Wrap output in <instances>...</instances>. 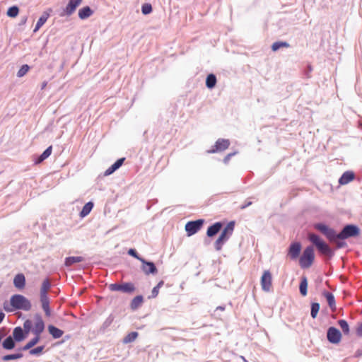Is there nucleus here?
Here are the masks:
<instances>
[{
    "mask_svg": "<svg viewBox=\"0 0 362 362\" xmlns=\"http://www.w3.org/2000/svg\"><path fill=\"white\" fill-rule=\"evenodd\" d=\"M142 303H143L142 296H137L132 299V300L131 302V305H130L131 308L132 310H136L141 305Z\"/></svg>",
    "mask_w": 362,
    "mask_h": 362,
    "instance_id": "a878e982",
    "label": "nucleus"
},
{
    "mask_svg": "<svg viewBox=\"0 0 362 362\" xmlns=\"http://www.w3.org/2000/svg\"><path fill=\"white\" fill-rule=\"evenodd\" d=\"M93 207V204L92 202H90L86 203L83 206V207L80 213V216L81 217L86 216L91 211Z\"/></svg>",
    "mask_w": 362,
    "mask_h": 362,
    "instance_id": "2f4dec72",
    "label": "nucleus"
},
{
    "mask_svg": "<svg viewBox=\"0 0 362 362\" xmlns=\"http://www.w3.org/2000/svg\"><path fill=\"white\" fill-rule=\"evenodd\" d=\"M44 349H45L44 346H37V347L32 349H30L29 354L30 355L39 356V355L42 354Z\"/></svg>",
    "mask_w": 362,
    "mask_h": 362,
    "instance_id": "e433bc0d",
    "label": "nucleus"
},
{
    "mask_svg": "<svg viewBox=\"0 0 362 362\" xmlns=\"http://www.w3.org/2000/svg\"><path fill=\"white\" fill-rule=\"evenodd\" d=\"M138 337V332H132L129 333L123 339V343L128 344L134 341Z\"/></svg>",
    "mask_w": 362,
    "mask_h": 362,
    "instance_id": "473e14b6",
    "label": "nucleus"
},
{
    "mask_svg": "<svg viewBox=\"0 0 362 362\" xmlns=\"http://www.w3.org/2000/svg\"><path fill=\"white\" fill-rule=\"evenodd\" d=\"M262 288L264 291H269L272 287V277L269 271H264L261 277Z\"/></svg>",
    "mask_w": 362,
    "mask_h": 362,
    "instance_id": "6e6552de",
    "label": "nucleus"
},
{
    "mask_svg": "<svg viewBox=\"0 0 362 362\" xmlns=\"http://www.w3.org/2000/svg\"><path fill=\"white\" fill-rule=\"evenodd\" d=\"M308 239L316 246L317 249L322 254L329 256L332 255L331 248L317 235L315 233H309Z\"/></svg>",
    "mask_w": 362,
    "mask_h": 362,
    "instance_id": "f03ea898",
    "label": "nucleus"
},
{
    "mask_svg": "<svg viewBox=\"0 0 362 362\" xmlns=\"http://www.w3.org/2000/svg\"><path fill=\"white\" fill-rule=\"evenodd\" d=\"M338 324L345 334H348L349 333V325L346 320H339L338 321Z\"/></svg>",
    "mask_w": 362,
    "mask_h": 362,
    "instance_id": "f704fd0d",
    "label": "nucleus"
},
{
    "mask_svg": "<svg viewBox=\"0 0 362 362\" xmlns=\"http://www.w3.org/2000/svg\"><path fill=\"white\" fill-rule=\"evenodd\" d=\"M40 302L42 304V308L45 313L47 316H49L51 314L50 308H49V300L48 298H40Z\"/></svg>",
    "mask_w": 362,
    "mask_h": 362,
    "instance_id": "cd10ccee",
    "label": "nucleus"
},
{
    "mask_svg": "<svg viewBox=\"0 0 362 362\" xmlns=\"http://www.w3.org/2000/svg\"><path fill=\"white\" fill-rule=\"evenodd\" d=\"M18 11H19L18 8L17 6H12L8 8V10L7 11V15L9 17L14 18L18 16Z\"/></svg>",
    "mask_w": 362,
    "mask_h": 362,
    "instance_id": "4c0bfd02",
    "label": "nucleus"
},
{
    "mask_svg": "<svg viewBox=\"0 0 362 362\" xmlns=\"http://www.w3.org/2000/svg\"><path fill=\"white\" fill-rule=\"evenodd\" d=\"M4 308L7 312H12L14 310L28 311L31 309V303L24 296L15 294L11 297L9 303L4 304Z\"/></svg>",
    "mask_w": 362,
    "mask_h": 362,
    "instance_id": "f257e3e1",
    "label": "nucleus"
},
{
    "mask_svg": "<svg viewBox=\"0 0 362 362\" xmlns=\"http://www.w3.org/2000/svg\"><path fill=\"white\" fill-rule=\"evenodd\" d=\"M51 288V284L49 282V280L48 279H45L42 281L41 288H40V298H45L47 297V293L49 292V289Z\"/></svg>",
    "mask_w": 362,
    "mask_h": 362,
    "instance_id": "2eb2a0df",
    "label": "nucleus"
},
{
    "mask_svg": "<svg viewBox=\"0 0 362 362\" xmlns=\"http://www.w3.org/2000/svg\"><path fill=\"white\" fill-rule=\"evenodd\" d=\"M80 1H70L66 7L64 12L66 15H71L76 8Z\"/></svg>",
    "mask_w": 362,
    "mask_h": 362,
    "instance_id": "7c9ffc66",
    "label": "nucleus"
},
{
    "mask_svg": "<svg viewBox=\"0 0 362 362\" xmlns=\"http://www.w3.org/2000/svg\"><path fill=\"white\" fill-rule=\"evenodd\" d=\"M360 233L359 228L354 225H347L343 230L337 234V239L344 240L351 237L358 236Z\"/></svg>",
    "mask_w": 362,
    "mask_h": 362,
    "instance_id": "20e7f679",
    "label": "nucleus"
},
{
    "mask_svg": "<svg viewBox=\"0 0 362 362\" xmlns=\"http://www.w3.org/2000/svg\"><path fill=\"white\" fill-rule=\"evenodd\" d=\"M233 228H234L233 223H229L221 233H226V235H228L230 236L232 234Z\"/></svg>",
    "mask_w": 362,
    "mask_h": 362,
    "instance_id": "79ce46f5",
    "label": "nucleus"
},
{
    "mask_svg": "<svg viewBox=\"0 0 362 362\" xmlns=\"http://www.w3.org/2000/svg\"><path fill=\"white\" fill-rule=\"evenodd\" d=\"M334 242L336 243L337 247L338 248L344 247L346 245L345 242L341 241V240H337V239H335V240Z\"/></svg>",
    "mask_w": 362,
    "mask_h": 362,
    "instance_id": "09e8293b",
    "label": "nucleus"
},
{
    "mask_svg": "<svg viewBox=\"0 0 362 362\" xmlns=\"http://www.w3.org/2000/svg\"><path fill=\"white\" fill-rule=\"evenodd\" d=\"M47 85V81H44L42 83V87H41V89L43 90L44 88H46Z\"/></svg>",
    "mask_w": 362,
    "mask_h": 362,
    "instance_id": "4d7b16f0",
    "label": "nucleus"
},
{
    "mask_svg": "<svg viewBox=\"0 0 362 362\" xmlns=\"http://www.w3.org/2000/svg\"><path fill=\"white\" fill-rule=\"evenodd\" d=\"M164 284V281H160L158 282V284L156 286V287H158V288H160Z\"/></svg>",
    "mask_w": 362,
    "mask_h": 362,
    "instance_id": "5fc2aeb1",
    "label": "nucleus"
},
{
    "mask_svg": "<svg viewBox=\"0 0 362 362\" xmlns=\"http://www.w3.org/2000/svg\"><path fill=\"white\" fill-rule=\"evenodd\" d=\"M301 250V245L299 243H296V257L299 254Z\"/></svg>",
    "mask_w": 362,
    "mask_h": 362,
    "instance_id": "603ef678",
    "label": "nucleus"
},
{
    "mask_svg": "<svg viewBox=\"0 0 362 362\" xmlns=\"http://www.w3.org/2000/svg\"><path fill=\"white\" fill-rule=\"evenodd\" d=\"M125 158H122L118 159L114 164H112L109 168H107L105 172V175H110L113 173L116 170H117L123 164Z\"/></svg>",
    "mask_w": 362,
    "mask_h": 362,
    "instance_id": "f3484780",
    "label": "nucleus"
},
{
    "mask_svg": "<svg viewBox=\"0 0 362 362\" xmlns=\"http://www.w3.org/2000/svg\"><path fill=\"white\" fill-rule=\"evenodd\" d=\"M49 16V13L47 11L44 12L42 14V16L38 19V21L35 25V27L33 30L34 33H36L45 23V22L47 21Z\"/></svg>",
    "mask_w": 362,
    "mask_h": 362,
    "instance_id": "a211bd4d",
    "label": "nucleus"
},
{
    "mask_svg": "<svg viewBox=\"0 0 362 362\" xmlns=\"http://www.w3.org/2000/svg\"><path fill=\"white\" fill-rule=\"evenodd\" d=\"M22 357H23L22 354H9V355L4 356L3 357V360L6 361H10V360L18 359Z\"/></svg>",
    "mask_w": 362,
    "mask_h": 362,
    "instance_id": "58836bf2",
    "label": "nucleus"
},
{
    "mask_svg": "<svg viewBox=\"0 0 362 362\" xmlns=\"http://www.w3.org/2000/svg\"><path fill=\"white\" fill-rule=\"evenodd\" d=\"M232 155H233L232 153H229V154H228V155L226 156V158H224V162H225V163H227V162L229 160V159H230V156H231Z\"/></svg>",
    "mask_w": 362,
    "mask_h": 362,
    "instance_id": "864d4df0",
    "label": "nucleus"
},
{
    "mask_svg": "<svg viewBox=\"0 0 362 362\" xmlns=\"http://www.w3.org/2000/svg\"><path fill=\"white\" fill-rule=\"evenodd\" d=\"M13 337L14 339L17 341H21L25 337L23 331L21 327H17L13 329Z\"/></svg>",
    "mask_w": 362,
    "mask_h": 362,
    "instance_id": "412c9836",
    "label": "nucleus"
},
{
    "mask_svg": "<svg viewBox=\"0 0 362 362\" xmlns=\"http://www.w3.org/2000/svg\"><path fill=\"white\" fill-rule=\"evenodd\" d=\"M221 228H222V223L220 222H216L208 228L207 231H206V235L209 237H213L220 231Z\"/></svg>",
    "mask_w": 362,
    "mask_h": 362,
    "instance_id": "dca6fc26",
    "label": "nucleus"
},
{
    "mask_svg": "<svg viewBox=\"0 0 362 362\" xmlns=\"http://www.w3.org/2000/svg\"><path fill=\"white\" fill-rule=\"evenodd\" d=\"M290 45L286 42H276L272 45V49L274 52L277 51L280 48L288 47Z\"/></svg>",
    "mask_w": 362,
    "mask_h": 362,
    "instance_id": "72a5a7b5",
    "label": "nucleus"
},
{
    "mask_svg": "<svg viewBox=\"0 0 362 362\" xmlns=\"http://www.w3.org/2000/svg\"><path fill=\"white\" fill-rule=\"evenodd\" d=\"M327 339L332 344H338L341 339V334L339 329L331 327L327 330Z\"/></svg>",
    "mask_w": 362,
    "mask_h": 362,
    "instance_id": "9d476101",
    "label": "nucleus"
},
{
    "mask_svg": "<svg viewBox=\"0 0 362 362\" xmlns=\"http://www.w3.org/2000/svg\"><path fill=\"white\" fill-rule=\"evenodd\" d=\"M142 13L144 15L149 14L152 11V6L151 4L145 3L141 7Z\"/></svg>",
    "mask_w": 362,
    "mask_h": 362,
    "instance_id": "ea45409f",
    "label": "nucleus"
},
{
    "mask_svg": "<svg viewBox=\"0 0 362 362\" xmlns=\"http://www.w3.org/2000/svg\"><path fill=\"white\" fill-rule=\"evenodd\" d=\"M112 291H122L124 293H133L135 291V286L132 283H124L122 284H112L109 286Z\"/></svg>",
    "mask_w": 362,
    "mask_h": 362,
    "instance_id": "423d86ee",
    "label": "nucleus"
},
{
    "mask_svg": "<svg viewBox=\"0 0 362 362\" xmlns=\"http://www.w3.org/2000/svg\"><path fill=\"white\" fill-rule=\"evenodd\" d=\"M159 289L158 287L155 286L151 291V295L148 297L149 298H155L158 296L159 293Z\"/></svg>",
    "mask_w": 362,
    "mask_h": 362,
    "instance_id": "de8ad7c7",
    "label": "nucleus"
},
{
    "mask_svg": "<svg viewBox=\"0 0 362 362\" xmlns=\"http://www.w3.org/2000/svg\"><path fill=\"white\" fill-rule=\"evenodd\" d=\"M324 296L325 297V298L327 301V303H328L329 306L330 307L331 310L332 311H334L336 310V303H335L334 296H333V294L329 292H325L324 293Z\"/></svg>",
    "mask_w": 362,
    "mask_h": 362,
    "instance_id": "4be33fe9",
    "label": "nucleus"
},
{
    "mask_svg": "<svg viewBox=\"0 0 362 362\" xmlns=\"http://www.w3.org/2000/svg\"><path fill=\"white\" fill-rule=\"evenodd\" d=\"M40 335H35V337L33 338L31 340H30L23 348L22 349L29 350L32 347H33L35 345H36L40 340Z\"/></svg>",
    "mask_w": 362,
    "mask_h": 362,
    "instance_id": "393cba45",
    "label": "nucleus"
},
{
    "mask_svg": "<svg viewBox=\"0 0 362 362\" xmlns=\"http://www.w3.org/2000/svg\"><path fill=\"white\" fill-rule=\"evenodd\" d=\"M355 175L352 171H346L343 173L339 180V183L341 185L348 184L354 180Z\"/></svg>",
    "mask_w": 362,
    "mask_h": 362,
    "instance_id": "4468645a",
    "label": "nucleus"
},
{
    "mask_svg": "<svg viewBox=\"0 0 362 362\" xmlns=\"http://www.w3.org/2000/svg\"><path fill=\"white\" fill-rule=\"evenodd\" d=\"M4 349L11 350L15 347V342L13 339L9 336L2 343Z\"/></svg>",
    "mask_w": 362,
    "mask_h": 362,
    "instance_id": "bb28decb",
    "label": "nucleus"
},
{
    "mask_svg": "<svg viewBox=\"0 0 362 362\" xmlns=\"http://www.w3.org/2000/svg\"><path fill=\"white\" fill-rule=\"evenodd\" d=\"M34 318L35 323L32 329V332L35 335H41L45 329V322L39 314L35 315Z\"/></svg>",
    "mask_w": 362,
    "mask_h": 362,
    "instance_id": "1a4fd4ad",
    "label": "nucleus"
},
{
    "mask_svg": "<svg viewBox=\"0 0 362 362\" xmlns=\"http://www.w3.org/2000/svg\"><path fill=\"white\" fill-rule=\"evenodd\" d=\"M2 337H3V336H2V334L0 333V341H1V339H2Z\"/></svg>",
    "mask_w": 362,
    "mask_h": 362,
    "instance_id": "bf43d9fd",
    "label": "nucleus"
},
{
    "mask_svg": "<svg viewBox=\"0 0 362 362\" xmlns=\"http://www.w3.org/2000/svg\"><path fill=\"white\" fill-rule=\"evenodd\" d=\"M252 202H249L247 204L243 206L241 209H245L246 206H250Z\"/></svg>",
    "mask_w": 362,
    "mask_h": 362,
    "instance_id": "13d9d810",
    "label": "nucleus"
},
{
    "mask_svg": "<svg viewBox=\"0 0 362 362\" xmlns=\"http://www.w3.org/2000/svg\"><path fill=\"white\" fill-rule=\"evenodd\" d=\"M320 310V304L317 303H313L311 305V316L313 318H315Z\"/></svg>",
    "mask_w": 362,
    "mask_h": 362,
    "instance_id": "c9c22d12",
    "label": "nucleus"
},
{
    "mask_svg": "<svg viewBox=\"0 0 362 362\" xmlns=\"http://www.w3.org/2000/svg\"><path fill=\"white\" fill-rule=\"evenodd\" d=\"M299 291L303 296H305L308 293V279L305 276L301 278V281L299 285Z\"/></svg>",
    "mask_w": 362,
    "mask_h": 362,
    "instance_id": "5701e85b",
    "label": "nucleus"
},
{
    "mask_svg": "<svg viewBox=\"0 0 362 362\" xmlns=\"http://www.w3.org/2000/svg\"><path fill=\"white\" fill-rule=\"evenodd\" d=\"M315 259L314 249L312 246L307 247L299 259V264L303 269L311 267Z\"/></svg>",
    "mask_w": 362,
    "mask_h": 362,
    "instance_id": "7ed1b4c3",
    "label": "nucleus"
},
{
    "mask_svg": "<svg viewBox=\"0 0 362 362\" xmlns=\"http://www.w3.org/2000/svg\"><path fill=\"white\" fill-rule=\"evenodd\" d=\"M23 327L25 333H29L32 328V322L30 320H26L23 323Z\"/></svg>",
    "mask_w": 362,
    "mask_h": 362,
    "instance_id": "37998d69",
    "label": "nucleus"
},
{
    "mask_svg": "<svg viewBox=\"0 0 362 362\" xmlns=\"http://www.w3.org/2000/svg\"><path fill=\"white\" fill-rule=\"evenodd\" d=\"M141 262L143 264L142 270L146 275L157 273V268L153 262H146L145 259H141Z\"/></svg>",
    "mask_w": 362,
    "mask_h": 362,
    "instance_id": "f8f14e48",
    "label": "nucleus"
},
{
    "mask_svg": "<svg viewBox=\"0 0 362 362\" xmlns=\"http://www.w3.org/2000/svg\"><path fill=\"white\" fill-rule=\"evenodd\" d=\"M52 146H49L38 158L37 161L35 162L37 164L40 163L44 160L47 158L52 153Z\"/></svg>",
    "mask_w": 362,
    "mask_h": 362,
    "instance_id": "c756f323",
    "label": "nucleus"
},
{
    "mask_svg": "<svg viewBox=\"0 0 362 362\" xmlns=\"http://www.w3.org/2000/svg\"><path fill=\"white\" fill-rule=\"evenodd\" d=\"M84 260L83 257H69L65 259V265L70 267L75 263L81 262Z\"/></svg>",
    "mask_w": 362,
    "mask_h": 362,
    "instance_id": "b1692460",
    "label": "nucleus"
},
{
    "mask_svg": "<svg viewBox=\"0 0 362 362\" xmlns=\"http://www.w3.org/2000/svg\"><path fill=\"white\" fill-rule=\"evenodd\" d=\"M49 333L52 336L54 339H59L62 337L64 332L60 329L54 327V325L48 326Z\"/></svg>",
    "mask_w": 362,
    "mask_h": 362,
    "instance_id": "6ab92c4d",
    "label": "nucleus"
},
{
    "mask_svg": "<svg viewBox=\"0 0 362 362\" xmlns=\"http://www.w3.org/2000/svg\"><path fill=\"white\" fill-rule=\"evenodd\" d=\"M314 228L317 230L320 231L321 233H322L324 235L326 236V238L329 241H334L335 239H337V233L336 232L331 228H329L328 226L318 223H315L314 225Z\"/></svg>",
    "mask_w": 362,
    "mask_h": 362,
    "instance_id": "39448f33",
    "label": "nucleus"
},
{
    "mask_svg": "<svg viewBox=\"0 0 362 362\" xmlns=\"http://www.w3.org/2000/svg\"><path fill=\"white\" fill-rule=\"evenodd\" d=\"M228 235H226V233H221L220 236L218 237L223 242H226L229 238Z\"/></svg>",
    "mask_w": 362,
    "mask_h": 362,
    "instance_id": "8fccbe9b",
    "label": "nucleus"
},
{
    "mask_svg": "<svg viewBox=\"0 0 362 362\" xmlns=\"http://www.w3.org/2000/svg\"><path fill=\"white\" fill-rule=\"evenodd\" d=\"M204 223V220L199 219L194 221H189L185 225V230L189 236L195 234L200 230Z\"/></svg>",
    "mask_w": 362,
    "mask_h": 362,
    "instance_id": "0eeeda50",
    "label": "nucleus"
},
{
    "mask_svg": "<svg viewBox=\"0 0 362 362\" xmlns=\"http://www.w3.org/2000/svg\"><path fill=\"white\" fill-rule=\"evenodd\" d=\"M13 285L18 290H23L25 286V277L23 274L20 273L15 276Z\"/></svg>",
    "mask_w": 362,
    "mask_h": 362,
    "instance_id": "ddd939ff",
    "label": "nucleus"
},
{
    "mask_svg": "<svg viewBox=\"0 0 362 362\" xmlns=\"http://www.w3.org/2000/svg\"><path fill=\"white\" fill-rule=\"evenodd\" d=\"M4 317H5L4 313L3 312L0 311V323L3 321Z\"/></svg>",
    "mask_w": 362,
    "mask_h": 362,
    "instance_id": "6e6d98bb",
    "label": "nucleus"
},
{
    "mask_svg": "<svg viewBox=\"0 0 362 362\" xmlns=\"http://www.w3.org/2000/svg\"><path fill=\"white\" fill-rule=\"evenodd\" d=\"M93 13V11L89 6H85L78 11V17L81 19H86L90 17Z\"/></svg>",
    "mask_w": 362,
    "mask_h": 362,
    "instance_id": "aec40b11",
    "label": "nucleus"
},
{
    "mask_svg": "<svg viewBox=\"0 0 362 362\" xmlns=\"http://www.w3.org/2000/svg\"><path fill=\"white\" fill-rule=\"evenodd\" d=\"M30 67L28 65L25 64L21 66V68L18 70L17 76L18 77L23 76L29 70Z\"/></svg>",
    "mask_w": 362,
    "mask_h": 362,
    "instance_id": "a19ab883",
    "label": "nucleus"
},
{
    "mask_svg": "<svg viewBox=\"0 0 362 362\" xmlns=\"http://www.w3.org/2000/svg\"><path fill=\"white\" fill-rule=\"evenodd\" d=\"M356 334L357 335L361 337L362 336V322L358 325V326L356 328Z\"/></svg>",
    "mask_w": 362,
    "mask_h": 362,
    "instance_id": "3c124183",
    "label": "nucleus"
},
{
    "mask_svg": "<svg viewBox=\"0 0 362 362\" xmlns=\"http://www.w3.org/2000/svg\"><path fill=\"white\" fill-rule=\"evenodd\" d=\"M216 83V77L214 74H210L207 76L206 80V86L209 88H213Z\"/></svg>",
    "mask_w": 362,
    "mask_h": 362,
    "instance_id": "c85d7f7f",
    "label": "nucleus"
},
{
    "mask_svg": "<svg viewBox=\"0 0 362 362\" xmlns=\"http://www.w3.org/2000/svg\"><path fill=\"white\" fill-rule=\"evenodd\" d=\"M288 257L291 259H294V243H292L291 245H290V247H289V251H288Z\"/></svg>",
    "mask_w": 362,
    "mask_h": 362,
    "instance_id": "c03bdc74",
    "label": "nucleus"
},
{
    "mask_svg": "<svg viewBox=\"0 0 362 362\" xmlns=\"http://www.w3.org/2000/svg\"><path fill=\"white\" fill-rule=\"evenodd\" d=\"M225 242H223L222 240H221L219 238L216 240L214 243V246L216 250H221L222 248L223 245Z\"/></svg>",
    "mask_w": 362,
    "mask_h": 362,
    "instance_id": "a18cd8bd",
    "label": "nucleus"
},
{
    "mask_svg": "<svg viewBox=\"0 0 362 362\" xmlns=\"http://www.w3.org/2000/svg\"><path fill=\"white\" fill-rule=\"evenodd\" d=\"M230 141L228 139H219L216 141L214 148L209 151V153H216L218 151H223L229 147Z\"/></svg>",
    "mask_w": 362,
    "mask_h": 362,
    "instance_id": "9b49d317",
    "label": "nucleus"
},
{
    "mask_svg": "<svg viewBox=\"0 0 362 362\" xmlns=\"http://www.w3.org/2000/svg\"><path fill=\"white\" fill-rule=\"evenodd\" d=\"M128 254L130 255L131 256L136 258L137 259L140 260L141 259H144L143 258L140 257L136 251L134 250V249H129V251H128Z\"/></svg>",
    "mask_w": 362,
    "mask_h": 362,
    "instance_id": "49530a36",
    "label": "nucleus"
}]
</instances>
